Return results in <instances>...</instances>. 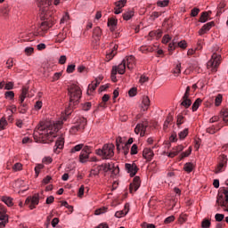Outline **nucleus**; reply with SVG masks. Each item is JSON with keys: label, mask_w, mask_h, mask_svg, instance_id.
<instances>
[{"label": "nucleus", "mask_w": 228, "mask_h": 228, "mask_svg": "<svg viewBox=\"0 0 228 228\" xmlns=\"http://www.w3.org/2000/svg\"><path fill=\"white\" fill-rule=\"evenodd\" d=\"M37 2L41 11L40 19L43 20L37 33L40 37H44L45 31H47L49 28H53V12L49 11V7L53 4V0H37Z\"/></svg>", "instance_id": "nucleus-1"}, {"label": "nucleus", "mask_w": 228, "mask_h": 228, "mask_svg": "<svg viewBox=\"0 0 228 228\" xmlns=\"http://www.w3.org/2000/svg\"><path fill=\"white\" fill-rule=\"evenodd\" d=\"M220 117L223 119V121L224 122V124H226V126H228V109H224L220 111Z\"/></svg>", "instance_id": "nucleus-21"}, {"label": "nucleus", "mask_w": 228, "mask_h": 228, "mask_svg": "<svg viewBox=\"0 0 228 228\" xmlns=\"http://www.w3.org/2000/svg\"><path fill=\"white\" fill-rule=\"evenodd\" d=\"M110 173L112 175H118V174L120 173L118 166H115V164H113V167L111 168Z\"/></svg>", "instance_id": "nucleus-40"}, {"label": "nucleus", "mask_w": 228, "mask_h": 228, "mask_svg": "<svg viewBox=\"0 0 228 228\" xmlns=\"http://www.w3.org/2000/svg\"><path fill=\"white\" fill-rule=\"evenodd\" d=\"M142 184V182L140 181V177L139 176H135L134 178V181L132 183H130V193H134V191H138V188H140Z\"/></svg>", "instance_id": "nucleus-11"}, {"label": "nucleus", "mask_w": 228, "mask_h": 228, "mask_svg": "<svg viewBox=\"0 0 228 228\" xmlns=\"http://www.w3.org/2000/svg\"><path fill=\"white\" fill-rule=\"evenodd\" d=\"M178 136L181 140H184L188 136V128L183 129L178 134Z\"/></svg>", "instance_id": "nucleus-39"}, {"label": "nucleus", "mask_w": 228, "mask_h": 228, "mask_svg": "<svg viewBox=\"0 0 228 228\" xmlns=\"http://www.w3.org/2000/svg\"><path fill=\"white\" fill-rule=\"evenodd\" d=\"M117 24H118V20H115V18H110L108 20L107 25L110 28V30L111 32H113L117 29Z\"/></svg>", "instance_id": "nucleus-18"}, {"label": "nucleus", "mask_w": 228, "mask_h": 228, "mask_svg": "<svg viewBox=\"0 0 228 228\" xmlns=\"http://www.w3.org/2000/svg\"><path fill=\"white\" fill-rule=\"evenodd\" d=\"M99 86H95L94 82L88 86V91L87 94H90V93L94 92L95 88H97Z\"/></svg>", "instance_id": "nucleus-51"}, {"label": "nucleus", "mask_w": 228, "mask_h": 228, "mask_svg": "<svg viewBox=\"0 0 228 228\" xmlns=\"http://www.w3.org/2000/svg\"><path fill=\"white\" fill-rule=\"evenodd\" d=\"M6 126H8V122L4 118L0 119V131L6 129Z\"/></svg>", "instance_id": "nucleus-42"}, {"label": "nucleus", "mask_w": 228, "mask_h": 228, "mask_svg": "<svg viewBox=\"0 0 228 228\" xmlns=\"http://www.w3.org/2000/svg\"><path fill=\"white\" fill-rule=\"evenodd\" d=\"M40 199H42V197H40L38 193H36L32 198H27L25 204L26 206H28L29 209H35V208L38 206Z\"/></svg>", "instance_id": "nucleus-5"}, {"label": "nucleus", "mask_w": 228, "mask_h": 228, "mask_svg": "<svg viewBox=\"0 0 228 228\" xmlns=\"http://www.w3.org/2000/svg\"><path fill=\"white\" fill-rule=\"evenodd\" d=\"M227 156L221 155L219 157V163L215 169L216 174H221V172H225V168H227Z\"/></svg>", "instance_id": "nucleus-7"}, {"label": "nucleus", "mask_w": 228, "mask_h": 228, "mask_svg": "<svg viewBox=\"0 0 228 228\" xmlns=\"http://www.w3.org/2000/svg\"><path fill=\"white\" fill-rule=\"evenodd\" d=\"M174 220H175V217L174 216H168V217H167V218L165 219L164 223H165L166 224H172V222H174Z\"/></svg>", "instance_id": "nucleus-63"}, {"label": "nucleus", "mask_w": 228, "mask_h": 228, "mask_svg": "<svg viewBox=\"0 0 228 228\" xmlns=\"http://www.w3.org/2000/svg\"><path fill=\"white\" fill-rule=\"evenodd\" d=\"M142 156L144 159H147V161H151L152 158H154V151L152 150L146 148L142 151Z\"/></svg>", "instance_id": "nucleus-17"}, {"label": "nucleus", "mask_w": 228, "mask_h": 228, "mask_svg": "<svg viewBox=\"0 0 228 228\" xmlns=\"http://www.w3.org/2000/svg\"><path fill=\"white\" fill-rule=\"evenodd\" d=\"M69 110L74 108V106H77L79 104V100L81 99V88L76 85L72 84L69 89Z\"/></svg>", "instance_id": "nucleus-3"}, {"label": "nucleus", "mask_w": 228, "mask_h": 228, "mask_svg": "<svg viewBox=\"0 0 228 228\" xmlns=\"http://www.w3.org/2000/svg\"><path fill=\"white\" fill-rule=\"evenodd\" d=\"M127 213H129V203H126L125 205L124 210L117 211L115 213V216H116V218H122V217L126 216V215H127Z\"/></svg>", "instance_id": "nucleus-16"}, {"label": "nucleus", "mask_w": 228, "mask_h": 228, "mask_svg": "<svg viewBox=\"0 0 228 228\" xmlns=\"http://www.w3.org/2000/svg\"><path fill=\"white\" fill-rule=\"evenodd\" d=\"M90 159V155L88 153H85L83 151L80 152L79 161L80 163H86Z\"/></svg>", "instance_id": "nucleus-25"}, {"label": "nucleus", "mask_w": 228, "mask_h": 228, "mask_svg": "<svg viewBox=\"0 0 228 228\" xmlns=\"http://www.w3.org/2000/svg\"><path fill=\"white\" fill-rule=\"evenodd\" d=\"M126 65L128 69V70H133L134 69V65H136V61H134V56L129 55L125 59Z\"/></svg>", "instance_id": "nucleus-13"}, {"label": "nucleus", "mask_w": 228, "mask_h": 228, "mask_svg": "<svg viewBox=\"0 0 228 228\" xmlns=\"http://www.w3.org/2000/svg\"><path fill=\"white\" fill-rule=\"evenodd\" d=\"M191 154V147H190L186 151L182 153V158H188Z\"/></svg>", "instance_id": "nucleus-64"}, {"label": "nucleus", "mask_w": 228, "mask_h": 228, "mask_svg": "<svg viewBox=\"0 0 228 228\" xmlns=\"http://www.w3.org/2000/svg\"><path fill=\"white\" fill-rule=\"evenodd\" d=\"M222 60V56L216 53L212 54L211 60L208 62V67H211L213 72H216V69L220 65V61Z\"/></svg>", "instance_id": "nucleus-6"}, {"label": "nucleus", "mask_w": 228, "mask_h": 228, "mask_svg": "<svg viewBox=\"0 0 228 228\" xmlns=\"http://www.w3.org/2000/svg\"><path fill=\"white\" fill-rule=\"evenodd\" d=\"M102 167L101 166H97V167L95 169H92L91 170V174H93V175H98L99 174H101L102 171Z\"/></svg>", "instance_id": "nucleus-50"}, {"label": "nucleus", "mask_w": 228, "mask_h": 228, "mask_svg": "<svg viewBox=\"0 0 228 228\" xmlns=\"http://www.w3.org/2000/svg\"><path fill=\"white\" fill-rule=\"evenodd\" d=\"M176 46L180 47L181 49H186L188 47V44L186 43V41L183 40L178 42Z\"/></svg>", "instance_id": "nucleus-48"}, {"label": "nucleus", "mask_w": 228, "mask_h": 228, "mask_svg": "<svg viewBox=\"0 0 228 228\" xmlns=\"http://www.w3.org/2000/svg\"><path fill=\"white\" fill-rule=\"evenodd\" d=\"M94 37H96L97 38H100V37L102 35V30L101 28L96 27L93 31Z\"/></svg>", "instance_id": "nucleus-37"}, {"label": "nucleus", "mask_w": 228, "mask_h": 228, "mask_svg": "<svg viewBox=\"0 0 228 228\" xmlns=\"http://www.w3.org/2000/svg\"><path fill=\"white\" fill-rule=\"evenodd\" d=\"M126 65V60H123L122 62L117 67L118 74H125Z\"/></svg>", "instance_id": "nucleus-27"}, {"label": "nucleus", "mask_w": 228, "mask_h": 228, "mask_svg": "<svg viewBox=\"0 0 228 228\" xmlns=\"http://www.w3.org/2000/svg\"><path fill=\"white\" fill-rule=\"evenodd\" d=\"M64 145H65L64 138L59 137L55 142V146L53 148V152H55V154H60V151H61V149H63Z\"/></svg>", "instance_id": "nucleus-12"}, {"label": "nucleus", "mask_w": 228, "mask_h": 228, "mask_svg": "<svg viewBox=\"0 0 228 228\" xmlns=\"http://www.w3.org/2000/svg\"><path fill=\"white\" fill-rule=\"evenodd\" d=\"M183 124H184V116H183V114H178L176 117V125L180 127Z\"/></svg>", "instance_id": "nucleus-32"}, {"label": "nucleus", "mask_w": 228, "mask_h": 228, "mask_svg": "<svg viewBox=\"0 0 228 228\" xmlns=\"http://www.w3.org/2000/svg\"><path fill=\"white\" fill-rule=\"evenodd\" d=\"M184 150V146L183 145H178L175 148H173V151H170L168 153V158H175V156H177V154H179V152H182V151Z\"/></svg>", "instance_id": "nucleus-15"}, {"label": "nucleus", "mask_w": 228, "mask_h": 228, "mask_svg": "<svg viewBox=\"0 0 228 228\" xmlns=\"http://www.w3.org/2000/svg\"><path fill=\"white\" fill-rule=\"evenodd\" d=\"M108 101H110V96L109 94H104L102 96V102L100 104V106L102 108H106V102H108Z\"/></svg>", "instance_id": "nucleus-41"}, {"label": "nucleus", "mask_w": 228, "mask_h": 228, "mask_svg": "<svg viewBox=\"0 0 228 228\" xmlns=\"http://www.w3.org/2000/svg\"><path fill=\"white\" fill-rule=\"evenodd\" d=\"M126 3H127V0H119L115 3V6L116 8H119L120 10H122V8L126 6Z\"/></svg>", "instance_id": "nucleus-33"}, {"label": "nucleus", "mask_w": 228, "mask_h": 228, "mask_svg": "<svg viewBox=\"0 0 228 228\" xmlns=\"http://www.w3.org/2000/svg\"><path fill=\"white\" fill-rule=\"evenodd\" d=\"M215 218L216 222H222L225 218V216L224 214H216Z\"/></svg>", "instance_id": "nucleus-59"}, {"label": "nucleus", "mask_w": 228, "mask_h": 228, "mask_svg": "<svg viewBox=\"0 0 228 228\" xmlns=\"http://www.w3.org/2000/svg\"><path fill=\"white\" fill-rule=\"evenodd\" d=\"M199 13H200V9L194 7L191 11V17H197V15H199Z\"/></svg>", "instance_id": "nucleus-47"}, {"label": "nucleus", "mask_w": 228, "mask_h": 228, "mask_svg": "<svg viewBox=\"0 0 228 228\" xmlns=\"http://www.w3.org/2000/svg\"><path fill=\"white\" fill-rule=\"evenodd\" d=\"M65 38H67V34L60 33L57 36V42L61 43L63 40H65Z\"/></svg>", "instance_id": "nucleus-55"}, {"label": "nucleus", "mask_w": 228, "mask_h": 228, "mask_svg": "<svg viewBox=\"0 0 228 228\" xmlns=\"http://www.w3.org/2000/svg\"><path fill=\"white\" fill-rule=\"evenodd\" d=\"M142 111H147L149 110V106H151V100L149 99V96L142 97Z\"/></svg>", "instance_id": "nucleus-19"}, {"label": "nucleus", "mask_w": 228, "mask_h": 228, "mask_svg": "<svg viewBox=\"0 0 228 228\" xmlns=\"http://www.w3.org/2000/svg\"><path fill=\"white\" fill-rule=\"evenodd\" d=\"M213 26H215V21H210L203 25L202 28L199 30V35H205V33H208V31H209V29L213 28Z\"/></svg>", "instance_id": "nucleus-14"}, {"label": "nucleus", "mask_w": 228, "mask_h": 228, "mask_svg": "<svg viewBox=\"0 0 228 228\" xmlns=\"http://www.w3.org/2000/svg\"><path fill=\"white\" fill-rule=\"evenodd\" d=\"M195 168V166L191 162H187L183 166V170L190 174V172H193V169Z\"/></svg>", "instance_id": "nucleus-26"}, {"label": "nucleus", "mask_w": 228, "mask_h": 228, "mask_svg": "<svg viewBox=\"0 0 228 228\" xmlns=\"http://www.w3.org/2000/svg\"><path fill=\"white\" fill-rule=\"evenodd\" d=\"M82 152L86 153V154H92V147L86 145L82 148Z\"/></svg>", "instance_id": "nucleus-49"}, {"label": "nucleus", "mask_w": 228, "mask_h": 228, "mask_svg": "<svg viewBox=\"0 0 228 228\" xmlns=\"http://www.w3.org/2000/svg\"><path fill=\"white\" fill-rule=\"evenodd\" d=\"M222 99H223L222 94H218V95L216 97V100H215V104H216V106H220V105L222 104Z\"/></svg>", "instance_id": "nucleus-57"}, {"label": "nucleus", "mask_w": 228, "mask_h": 228, "mask_svg": "<svg viewBox=\"0 0 228 228\" xmlns=\"http://www.w3.org/2000/svg\"><path fill=\"white\" fill-rule=\"evenodd\" d=\"M108 211V208L103 207L95 210L94 215H102Z\"/></svg>", "instance_id": "nucleus-44"}, {"label": "nucleus", "mask_w": 228, "mask_h": 228, "mask_svg": "<svg viewBox=\"0 0 228 228\" xmlns=\"http://www.w3.org/2000/svg\"><path fill=\"white\" fill-rule=\"evenodd\" d=\"M130 154L132 156H134V154H138V146L136 144L132 145Z\"/></svg>", "instance_id": "nucleus-54"}, {"label": "nucleus", "mask_w": 228, "mask_h": 228, "mask_svg": "<svg viewBox=\"0 0 228 228\" xmlns=\"http://www.w3.org/2000/svg\"><path fill=\"white\" fill-rule=\"evenodd\" d=\"M209 17V13L208 12H203L200 17L199 22H208V19Z\"/></svg>", "instance_id": "nucleus-31"}, {"label": "nucleus", "mask_w": 228, "mask_h": 228, "mask_svg": "<svg viewBox=\"0 0 228 228\" xmlns=\"http://www.w3.org/2000/svg\"><path fill=\"white\" fill-rule=\"evenodd\" d=\"M74 70H76V65L74 64L68 65V68H67L68 74H72Z\"/></svg>", "instance_id": "nucleus-58"}, {"label": "nucleus", "mask_w": 228, "mask_h": 228, "mask_svg": "<svg viewBox=\"0 0 228 228\" xmlns=\"http://www.w3.org/2000/svg\"><path fill=\"white\" fill-rule=\"evenodd\" d=\"M115 145L113 144H105L102 149L96 150L97 156H101L102 159H110L115 156Z\"/></svg>", "instance_id": "nucleus-4"}, {"label": "nucleus", "mask_w": 228, "mask_h": 228, "mask_svg": "<svg viewBox=\"0 0 228 228\" xmlns=\"http://www.w3.org/2000/svg\"><path fill=\"white\" fill-rule=\"evenodd\" d=\"M133 17H134V11L133 10L127 11L123 14L124 20H130Z\"/></svg>", "instance_id": "nucleus-28"}, {"label": "nucleus", "mask_w": 228, "mask_h": 228, "mask_svg": "<svg viewBox=\"0 0 228 228\" xmlns=\"http://www.w3.org/2000/svg\"><path fill=\"white\" fill-rule=\"evenodd\" d=\"M42 168H44V165L42 164H38L35 167L36 177H38V174H40Z\"/></svg>", "instance_id": "nucleus-52"}, {"label": "nucleus", "mask_w": 228, "mask_h": 228, "mask_svg": "<svg viewBox=\"0 0 228 228\" xmlns=\"http://www.w3.org/2000/svg\"><path fill=\"white\" fill-rule=\"evenodd\" d=\"M125 145L124 141L122 140V137H118L116 139V147L118 151H120L121 146Z\"/></svg>", "instance_id": "nucleus-36"}, {"label": "nucleus", "mask_w": 228, "mask_h": 228, "mask_svg": "<svg viewBox=\"0 0 228 228\" xmlns=\"http://www.w3.org/2000/svg\"><path fill=\"white\" fill-rule=\"evenodd\" d=\"M100 167H102V170L105 173L111 172V168H113V163L102 164Z\"/></svg>", "instance_id": "nucleus-24"}, {"label": "nucleus", "mask_w": 228, "mask_h": 228, "mask_svg": "<svg viewBox=\"0 0 228 228\" xmlns=\"http://www.w3.org/2000/svg\"><path fill=\"white\" fill-rule=\"evenodd\" d=\"M147 127H149L148 121L137 124L134 128L135 134H140V136H145V131H147Z\"/></svg>", "instance_id": "nucleus-8"}, {"label": "nucleus", "mask_w": 228, "mask_h": 228, "mask_svg": "<svg viewBox=\"0 0 228 228\" xmlns=\"http://www.w3.org/2000/svg\"><path fill=\"white\" fill-rule=\"evenodd\" d=\"M201 227L202 228H209V227H211V221H209L208 219H203V221L201 223Z\"/></svg>", "instance_id": "nucleus-43"}, {"label": "nucleus", "mask_w": 228, "mask_h": 228, "mask_svg": "<svg viewBox=\"0 0 228 228\" xmlns=\"http://www.w3.org/2000/svg\"><path fill=\"white\" fill-rule=\"evenodd\" d=\"M86 127V118H80L75 126L71 127L73 131H83Z\"/></svg>", "instance_id": "nucleus-9"}, {"label": "nucleus", "mask_w": 228, "mask_h": 228, "mask_svg": "<svg viewBox=\"0 0 228 228\" xmlns=\"http://www.w3.org/2000/svg\"><path fill=\"white\" fill-rule=\"evenodd\" d=\"M1 200L2 202H4L8 208H12V206H13V199L10 196H2Z\"/></svg>", "instance_id": "nucleus-20"}, {"label": "nucleus", "mask_w": 228, "mask_h": 228, "mask_svg": "<svg viewBox=\"0 0 228 228\" xmlns=\"http://www.w3.org/2000/svg\"><path fill=\"white\" fill-rule=\"evenodd\" d=\"M181 106H183L185 108H190L191 106V100L190 99H183V102H181Z\"/></svg>", "instance_id": "nucleus-38"}, {"label": "nucleus", "mask_w": 228, "mask_h": 228, "mask_svg": "<svg viewBox=\"0 0 228 228\" xmlns=\"http://www.w3.org/2000/svg\"><path fill=\"white\" fill-rule=\"evenodd\" d=\"M168 3H170V1L163 0V1H159L157 4L158 6H160V8H165V6H168Z\"/></svg>", "instance_id": "nucleus-46"}, {"label": "nucleus", "mask_w": 228, "mask_h": 228, "mask_svg": "<svg viewBox=\"0 0 228 228\" xmlns=\"http://www.w3.org/2000/svg\"><path fill=\"white\" fill-rule=\"evenodd\" d=\"M136 93H137L136 87H133L128 91V94L130 97H134V95H136Z\"/></svg>", "instance_id": "nucleus-62"}, {"label": "nucleus", "mask_w": 228, "mask_h": 228, "mask_svg": "<svg viewBox=\"0 0 228 228\" xmlns=\"http://www.w3.org/2000/svg\"><path fill=\"white\" fill-rule=\"evenodd\" d=\"M18 110H19L20 113L24 115V114L28 113V110H29V106L28 105V103H21L18 107Z\"/></svg>", "instance_id": "nucleus-23"}, {"label": "nucleus", "mask_w": 228, "mask_h": 228, "mask_svg": "<svg viewBox=\"0 0 228 228\" xmlns=\"http://www.w3.org/2000/svg\"><path fill=\"white\" fill-rule=\"evenodd\" d=\"M4 90H13V82H5Z\"/></svg>", "instance_id": "nucleus-61"}, {"label": "nucleus", "mask_w": 228, "mask_h": 228, "mask_svg": "<svg viewBox=\"0 0 228 228\" xmlns=\"http://www.w3.org/2000/svg\"><path fill=\"white\" fill-rule=\"evenodd\" d=\"M12 170H14V172H19V170H22V164H20V163H16V164L12 167Z\"/></svg>", "instance_id": "nucleus-60"}, {"label": "nucleus", "mask_w": 228, "mask_h": 228, "mask_svg": "<svg viewBox=\"0 0 228 228\" xmlns=\"http://www.w3.org/2000/svg\"><path fill=\"white\" fill-rule=\"evenodd\" d=\"M4 97H5V99L13 101V99H15V93H13V91H7L4 93Z\"/></svg>", "instance_id": "nucleus-34"}, {"label": "nucleus", "mask_w": 228, "mask_h": 228, "mask_svg": "<svg viewBox=\"0 0 228 228\" xmlns=\"http://www.w3.org/2000/svg\"><path fill=\"white\" fill-rule=\"evenodd\" d=\"M202 104V100L200 98H198L192 104V111H197L199 110V106Z\"/></svg>", "instance_id": "nucleus-30"}, {"label": "nucleus", "mask_w": 228, "mask_h": 228, "mask_svg": "<svg viewBox=\"0 0 228 228\" xmlns=\"http://www.w3.org/2000/svg\"><path fill=\"white\" fill-rule=\"evenodd\" d=\"M125 168H126L127 174H130L131 177H134V175H136V174L138 173V167L134 163L125 164Z\"/></svg>", "instance_id": "nucleus-10"}, {"label": "nucleus", "mask_w": 228, "mask_h": 228, "mask_svg": "<svg viewBox=\"0 0 228 228\" xmlns=\"http://www.w3.org/2000/svg\"><path fill=\"white\" fill-rule=\"evenodd\" d=\"M117 49H118V45H115L111 53L107 55V60H113V57L117 54Z\"/></svg>", "instance_id": "nucleus-35"}, {"label": "nucleus", "mask_w": 228, "mask_h": 228, "mask_svg": "<svg viewBox=\"0 0 228 228\" xmlns=\"http://www.w3.org/2000/svg\"><path fill=\"white\" fill-rule=\"evenodd\" d=\"M141 51H142V53H145V51H146L147 53H152V51H154V48H153L152 46H142V47H141Z\"/></svg>", "instance_id": "nucleus-56"}, {"label": "nucleus", "mask_w": 228, "mask_h": 228, "mask_svg": "<svg viewBox=\"0 0 228 228\" xmlns=\"http://www.w3.org/2000/svg\"><path fill=\"white\" fill-rule=\"evenodd\" d=\"M120 151H123L125 156H127L129 154V146L127 144H122Z\"/></svg>", "instance_id": "nucleus-53"}, {"label": "nucleus", "mask_w": 228, "mask_h": 228, "mask_svg": "<svg viewBox=\"0 0 228 228\" xmlns=\"http://www.w3.org/2000/svg\"><path fill=\"white\" fill-rule=\"evenodd\" d=\"M8 215H6V208L4 205L0 204V220H7Z\"/></svg>", "instance_id": "nucleus-22"}, {"label": "nucleus", "mask_w": 228, "mask_h": 228, "mask_svg": "<svg viewBox=\"0 0 228 228\" xmlns=\"http://www.w3.org/2000/svg\"><path fill=\"white\" fill-rule=\"evenodd\" d=\"M186 220H188V215H186V214H182V215L179 216L178 222H179V224H184V222H186Z\"/></svg>", "instance_id": "nucleus-45"}, {"label": "nucleus", "mask_w": 228, "mask_h": 228, "mask_svg": "<svg viewBox=\"0 0 228 228\" xmlns=\"http://www.w3.org/2000/svg\"><path fill=\"white\" fill-rule=\"evenodd\" d=\"M61 126H63V121H58L47 127L41 125L35 131V136H38L39 142L42 143H49V142H53V138H56V133L61 129Z\"/></svg>", "instance_id": "nucleus-2"}, {"label": "nucleus", "mask_w": 228, "mask_h": 228, "mask_svg": "<svg viewBox=\"0 0 228 228\" xmlns=\"http://www.w3.org/2000/svg\"><path fill=\"white\" fill-rule=\"evenodd\" d=\"M83 147H85V144H83V143H80V144H77V145L74 146L70 150V154H76V152H79V151L83 150Z\"/></svg>", "instance_id": "nucleus-29"}]
</instances>
